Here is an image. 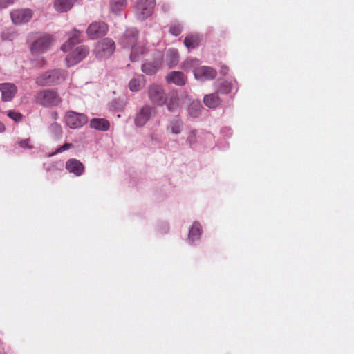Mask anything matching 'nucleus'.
<instances>
[{"instance_id": "f257e3e1", "label": "nucleus", "mask_w": 354, "mask_h": 354, "mask_svg": "<svg viewBox=\"0 0 354 354\" xmlns=\"http://www.w3.org/2000/svg\"><path fill=\"white\" fill-rule=\"evenodd\" d=\"M198 64V59H190L185 62V68H193L195 78L200 81H208L216 77L217 72L215 69L207 66H197Z\"/></svg>"}, {"instance_id": "f03ea898", "label": "nucleus", "mask_w": 354, "mask_h": 354, "mask_svg": "<svg viewBox=\"0 0 354 354\" xmlns=\"http://www.w3.org/2000/svg\"><path fill=\"white\" fill-rule=\"evenodd\" d=\"M35 101L44 107L58 106L62 101L59 94L54 89H44L37 93Z\"/></svg>"}, {"instance_id": "7ed1b4c3", "label": "nucleus", "mask_w": 354, "mask_h": 354, "mask_svg": "<svg viewBox=\"0 0 354 354\" xmlns=\"http://www.w3.org/2000/svg\"><path fill=\"white\" fill-rule=\"evenodd\" d=\"M67 75V72L62 69L50 70L39 76L36 82L40 86L55 85L64 82Z\"/></svg>"}, {"instance_id": "20e7f679", "label": "nucleus", "mask_w": 354, "mask_h": 354, "mask_svg": "<svg viewBox=\"0 0 354 354\" xmlns=\"http://www.w3.org/2000/svg\"><path fill=\"white\" fill-rule=\"evenodd\" d=\"M148 97L151 102L158 106H164L167 100V95L163 87L158 84H151L148 87Z\"/></svg>"}, {"instance_id": "39448f33", "label": "nucleus", "mask_w": 354, "mask_h": 354, "mask_svg": "<svg viewBox=\"0 0 354 354\" xmlns=\"http://www.w3.org/2000/svg\"><path fill=\"white\" fill-rule=\"evenodd\" d=\"M64 122L67 127L75 129L86 124L88 122V118L84 113L68 111L64 115Z\"/></svg>"}, {"instance_id": "423d86ee", "label": "nucleus", "mask_w": 354, "mask_h": 354, "mask_svg": "<svg viewBox=\"0 0 354 354\" xmlns=\"http://www.w3.org/2000/svg\"><path fill=\"white\" fill-rule=\"evenodd\" d=\"M115 50V42L113 39L106 37L97 43L95 53L97 57L105 58L111 56Z\"/></svg>"}, {"instance_id": "0eeeda50", "label": "nucleus", "mask_w": 354, "mask_h": 354, "mask_svg": "<svg viewBox=\"0 0 354 354\" xmlns=\"http://www.w3.org/2000/svg\"><path fill=\"white\" fill-rule=\"evenodd\" d=\"M89 53V48L86 46H80L74 49L66 57V63L68 67L77 64L84 59Z\"/></svg>"}, {"instance_id": "6e6552de", "label": "nucleus", "mask_w": 354, "mask_h": 354, "mask_svg": "<svg viewBox=\"0 0 354 354\" xmlns=\"http://www.w3.org/2000/svg\"><path fill=\"white\" fill-rule=\"evenodd\" d=\"M156 114V110L154 107L150 105L143 106L135 116V125L138 127H143Z\"/></svg>"}, {"instance_id": "1a4fd4ad", "label": "nucleus", "mask_w": 354, "mask_h": 354, "mask_svg": "<svg viewBox=\"0 0 354 354\" xmlns=\"http://www.w3.org/2000/svg\"><path fill=\"white\" fill-rule=\"evenodd\" d=\"M155 5V0H139L136 8L138 18L144 20L151 15Z\"/></svg>"}, {"instance_id": "9d476101", "label": "nucleus", "mask_w": 354, "mask_h": 354, "mask_svg": "<svg viewBox=\"0 0 354 354\" xmlns=\"http://www.w3.org/2000/svg\"><path fill=\"white\" fill-rule=\"evenodd\" d=\"M33 16V12L30 8H19L10 12L12 21L15 25H21L28 22Z\"/></svg>"}, {"instance_id": "9b49d317", "label": "nucleus", "mask_w": 354, "mask_h": 354, "mask_svg": "<svg viewBox=\"0 0 354 354\" xmlns=\"http://www.w3.org/2000/svg\"><path fill=\"white\" fill-rule=\"evenodd\" d=\"M107 32L108 26L102 21H95L91 24L86 30V33L91 39L103 37Z\"/></svg>"}, {"instance_id": "f8f14e48", "label": "nucleus", "mask_w": 354, "mask_h": 354, "mask_svg": "<svg viewBox=\"0 0 354 354\" xmlns=\"http://www.w3.org/2000/svg\"><path fill=\"white\" fill-rule=\"evenodd\" d=\"M52 37L49 35H44L38 37L31 46V51L33 53H44L52 43Z\"/></svg>"}, {"instance_id": "ddd939ff", "label": "nucleus", "mask_w": 354, "mask_h": 354, "mask_svg": "<svg viewBox=\"0 0 354 354\" xmlns=\"http://www.w3.org/2000/svg\"><path fill=\"white\" fill-rule=\"evenodd\" d=\"M0 91L3 101H10L17 91L16 86L11 83L0 84Z\"/></svg>"}, {"instance_id": "4468645a", "label": "nucleus", "mask_w": 354, "mask_h": 354, "mask_svg": "<svg viewBox=\"0 0 354 354\" xmlns=\"http://www.w3.org/2000/svg\"><path fill=\"white\" fill-rule=\"evenodd\" d=\"M66 169L77 176H80L84 172V165L75 158H71L66 162Z\"/></svg>"}, {"instance_id": "2eb2a0df", "label": "nucleus", "mask_w": 354, "mask_h": 354, "mask_svg": "<svg viewBox=\"0 0 354 354\" xmlns=\"http://www.w3.org/2000/svg\"><path fill=\"white\" fill-rule=\"evenodd\" d=\"M138 32L136 29L127 30L121 37V44L124 48L132 47L137 40Z\"/></svg>"}, {"instance_id": "dca6fc26", "label": "nucleus", "mask_w": 354, "mask_h": 354, "mask_svg": "<svg viewBox=\"0 0 354 354\" xmlns=\"http://www.w3.org/2000/svg\"><path fill=\"white\" fill-rule=\"evenodd\" d=\"M161 59H157L152 62L147 61L142 66V71L148 75L155 74L161 67Z\"/></svg>"}, {"instance_id": "f3484780", "label": "nucleus", "mask_w": 354, "mask_h": 354, "mask_svg": "<svg viewBox=\"0 0 354 354\" xmlns=\"http://www.w3.org/2000/svg\"><path fill=\"white\" fill-rule=\"evenodd\" d=\"M166 81L168 83H173L177 86H183L185 84L187 77L180 71H172L166 76Z\"/></svg>"}, {"instance_id": "a211bd4d", "label": "nucleus", "mask_w": 354, "mask_h": 354, "mask_svg": "<svg viewBox=\"0 0 354 354\" xmlns=\"http://www.w3.org/2000/svg\"><path fill=\"white\" fill-rule=\"evenodd\" d=\"M81 37V32L77 30L74 29L70 33L68 40L62 45V50L63 51L68 50L73 46L80 43L82 41Z\"/></svg>"}, {"instance_id": "6ab92c4d", "label": "nucleus", "mask_w": 354, "mask_h": 354, "mask_svg": "<svg viewBox=\"0 0 354 354\" xmlns=\"http://www.w3.org/2000/svg\"><path fill=\"white\" fill-rule=\"evenodd\" d=\"M90 127L93 129L107 131L109 129V122L104 118H93L90 121Z\"/></svg>"}, {"instance_id": "aec40b11", "label": "nucleus", "mask_w": 354, "mask_h": 354, "mask_svg": "<svg viewBox=\"0 0 354 354\" xmlns=\"http://www.w3.org/2000/svg\"><path fill=\"white\" fill-rule=\"evenodd\" d=\"M203 102L207 107L214 109L219 106L221 99L218 93H212L205 95Z\"/></svg>"}, {"instance_id": "412c9836", "label": "nucleus", "mask_w": 354, "mask_h": 354, "mask_svg": "<svg viewBox=\"0 0 354 354\" xmlns=\"http://www.w3.org/2000/svg\"><path fill=\"white\" fill-rule=\"evenodd\" d=\"M77 1V0H55L54 6L59 12H66L72 8L74 3Z\"/></svg>"}, {"instance_id": "4be33fe9", "label": "nucleus", "mask_w": 354, "mask_h": 354, "mask_svg": "<svg viewBox=\"0 0 354 354\" xmlns=\"http://www.w3.org/2000/svg\"><path fill=\"white\" fill-rule=\"evenodd\" d=\"M202 233V227L199 223L194 222L189 232V239L194 241L200 238Z\"/></svg>"}, {"instance_id": "5701e85b", "label": "nucleus", "mask_w": 354, "mask_h": 354, "mask_svg": "<svg viewBox=\"0 0 354 354\" xmlns=\"http://www.w3.org/2000/svg\"><path fill=\"white\" fill-rule=\"evenodd\" d=\"M200 41L198 35H189L185 38L184 44L187 48H194L199 45Z\"/></svg>"}, {"instance_id": "b1692460", "label": "nucleus", "mask_w": 354, "mask_h": 354, "mask_svg": "<svg viewBox=\"0 0 354 354\" xmlns=\"http://www.w3.org/2000/svg\"><path fill=\"white\" fill-rule=\"evenodd\" d=\"M178 52L176 49H169L167 53V60L170 68L174 67L178 62Z\"/></svg>"}, {"instance_id": "393cba45", "label": "nucleus", "mask_w": 354, "mask_h": 354, "mask_svg": "<svg viewBox=\"0 0 354 354\" xmlns=\"http://www.w3.org/2000/svg\"><path fill=\"white\" fill-rule=\"evenodd\" d=\"M218 88L217 92L222 94H228L230 93L233 88V84L232 82L223 80V81H217Z\"/></svg>"}, {"instance_id": "a878e982", "label": "nucleus", "mask_w": 354, "mask_h": 354, "mask_svg": "<svg viewBox=\"0 0 354 354\" xmlns=\"http://www.w3.org/2000/svg\"><path fill=\"white\" fill-rule=\"evenodd\" d=\"M183 122L180 119H174L169 122L167 129L174 134H179L181 131Z\"/></svg>"}, {"instance_id": "bb28decb", "label": "nucleus", "mask_w": 354, "mask_h": 354, "mask_svg": "<svg viewBox=\"0 0 354 354\" xmlns=\"http://www.w3.org/2000/svg\"><path fill=\"white\" fill-rule=\"evenodd\" d=\"M131 48V59L133 62L138 60L139 57L142 55L146 50L145 47L141 45L134 44Z\"/></svg>"}, {"instance_id": "cd10ccee", "label": "nucleus", "mask_w": 354, "mask_h": 354, "mask_svg": "<svg viewBox=\"0 0 354 354\" xmlns=\"http://www.w3.org/2000/svg\"><path fill=\"white\" fill-rule=\"evenodd\" d=\"M179 106V97L176 93H171L169 97L167 104L168 111L172 112L176 111Z\"/></svg>"}, {"instance_id": "c85d7f7f", "label": "nucleus", "mask_w": 354, "mask_h": 354, "mask_svg": "<svg viewBox=\"0 0 354 354\" xmlns=\"http://www.w3.org/2000/svg\"><path fill=\"white\" fill-rule=\"evenodd\" d=\"M126 4V0H111L110 8L113 12L120 11Z\"/></svg>"}, {"instance_id": "c756f323", "label": "nucleus", "mask_w": 354, "mask_h": 354, "mask_svg": "<svg viewBox=\"0 0 354 354\" xmlns=\"http://www.w3.org/2000/svg\"><path fill=\"white\" fill-rule=\"evenodd\" d=\"M49 129L51 133L56 138H59L62 134V128L61 125L57 122L50 124Z\"/></svg>"}, {"instance_id": "7c9ffc66", "label": "nucleus", "mask_w": 354, "mask_h": 354, "mask_svg": "<svg viewBox=\"0 0 354 354\" xmlns=\"http://www.w3.org/2000/svg\"><path fill=\"white\" fill-rule=\"evenodd\" d=\"M18 146L23 149H31L33 148V145L30 138L22 139L17 142Z\"/></svg>"}, {"instance_id": "2f4dec72", "label": "nucleus", "mask_w": 354, "mask_h": 354, "mask_svg": "<svg viewBox=\"0 0 354 354\" xmlns=\"http://www.w3.org/2000/svg\"><path fill=\"white\" fill-rule=\"evenodd\" d=\"M182 31L181 26L178 24H172L170 26L169 32L174 36H178L180 34Z\"/></svg>"}, {"instance_id": "473e14b6", "label": "nucleus", "mask_w": 354, "mask_h": 354, "mask_svg": "<svg viewBox=\"0 0 354 354\" xmlns=\"http://www.w3.org/2000/svg\"><path fill=\"white\" fill-rule=\"evenodd\" d=\"M129 89L132 91H138L140 88V81L136 79H133L129 84Z\"/></svg>"}, {"instance_id": "72a5a7b5", "label": "nucleus", "mask_w": 354, "mask_h": 354, "mask_svg": "<svg viewBox=\"0 0 354 354\" xmlns=\"http://www.w3.org/2000/svg\"><path fill=\"white\" fill-rule=\"evenodd\" d=\"M8 116L12 118L15 122H19L22 119V115L20 113L10 111L8 113Z\"/></svg>"}, {"instance_id": "f704fd0d", "label": "nucleus", "mask_w": 354, "mask_h": 354, "mask_svg": "<svg viewBox=\"0 0 354 354\" xmlns=\"http://www.w3.org/2000/svg\"><path fill=\"white\" fill-rule=\"evenodd\" d=\"M73 146V145L71 143H65L63 145H62L59 148H58L55 153H61V152H62V151H64L65 150H68V149L72 148Z\"/></svg>"}, {"instance_id": "c9c22d12", "label": "nucleus", "mask_w": 354, "mask_h": 354, "mask_svg": "<svg viewBox=\"0 0 354 354\" xmlns=\"http://www.w3.org/2000/svg\"><path fill=\"white\" fill-rule=\"evenodd\" d=\"M16 0H0V8H5L15 3Z\"/></svg>"}, {"instance_id": "e433bc0d", "label": "nucleus", "mask_w": 354, "mask_h": 354, "mask_svg": "<svg viewBox=\"0 0 354 354\" xmlns=\"http://www.w3.org/2000/svg\"><path fill=\"white\" fill-rule=\"evenodd\" d=\"M196 136V131H192L189 133V135L188 136V141H189L190 145H192L193 143L195 142V141H196L195 140Z\"/></svg>"}, {"instance_id": "4c0bfd02", "label": "nucleus", "mask_w": 354, "mask_h": 354, "mask_svg": "<svg viewBox=\"0 0 354 354\" xmlns=\"http://www.w3.org/2000/svg\"><path fill=\"white\" fill-rule=\"evenodd\" d=\"M228 71H229V68L227 66H221V70H220V73L221 74L223 75H225L227 74L228 73Z\"/></svg>"}, {"instance_id": "58836bf2", "label": "nucleus", "mask_w": 354, "mask_h": 354, "mask_svg": "<svg viewBox=\"0 0 354 354\" xmlns=\"http://www.w3.org/2000/svg\"><path fill=\"white\" fill-rule=\"evenodd\" d=\"M192 109H193V106H192V107L189 109V114H190L191 115H192L193 117H196V116L198 115V114L199 108H198V109H197L195 111H193V112H192Z\"/></svg>"}, {"instance_id": "ea45409f", "label": "nucleus", "mask_w": 354, "mask_h": 354, "mask_svg": "<svg viewBox=\"0 0 354 354\" xmlns=\"http://www.w3.org/2000/svg\"><path fill=\"white\" fill-rule=\"evenodd\" d=\"M5 131V126L4 124L0 122V133H2Z\"/></svg>"}]
</instances>
